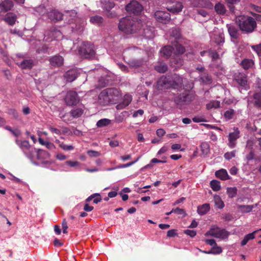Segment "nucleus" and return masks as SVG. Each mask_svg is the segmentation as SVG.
I'll use <instances>...</instances> for the list:
<instances>
[{
  "label": "nucleus",
  "mask_w": 261,
  "mask_h": 261,
  "mask_svg": "<svg viewBox=\"0 0 261 261\" xmlns=\"http://www.w3.org/2000/svg\"><path fill=\"white\" fill-rule=\"evenodd\" d=\"M120 97V92L116 88H107L99 94L98 101L101 105L107 106L116 103Z\"/></svg>",
  "instance_id": "1"
},
{
  "label": "nucleus",
  "mask_w": 261,
  "mask_h": 261,
  "mask_svg": "<svg viewBox=\"0 0 261 261\" xmlns=\"http://www.w3.org/2000/svg\"><path fill=\"white\" fill-rule=\"evenodd\" d=\"M140 27L139 22L128 16L122 18L118 25L119 30L124 33H136Z\"/></svg>",
  "instance_id": "2"
},
{
  "label": "nucleus",
  "mask_w": 261,
  "mask_h": 261,
  "mask_svg": "<svg viewBox=\"0 0 261 261\" xmlns=\"http://www.w3.org/2000/svg\"><path fill=\"white\" fill-rule=\"evenodd\" d=\"M182 84V79L179 76L174 78V81H171L166 76H162L157 82V88L159 90L168 89L170 87L175 88V86H181Z\"/></svg>",
  "instance_id": "3"
},
{
  "label": "nucleus",
  "mask_w": 261,
  "mask_h": 261,
  "mask_svg": "<svg viewBox=\"0 0 261 261\" xmlns=\"http://www.w3.org/2000/svg\"><path fill=\"white\" fill-rule=\"evenodd\" d=\"M78 51L80 55L86 59L93 58L95 55L94 44L89 41H83L79 45Z\"/></svg>",
  "instance_id": "4"
},
{
  "label": "nucleus",
  "mask_w": 261,
  "mask_h": 261,
  "mask_svg": "<svg viewBox=\"0 0 261 261\" xmlns=\"http://www.w3.org/2000/svg\"><path fill=\"white\" fill-rule=\"evenodd\" d=\"M239 25L242 31L251 33L256 27V22L255 19L252 17H244L239 19Z\"/></svg>",
  "instance_id": "5"
},
{
  "label": "nucleus",
  "mask_w": 261,
  "mask_h": 261,
  "mask_svg": "<svg viewBox=\"0 0 261 261\" xmlns=\"http://www.w3.org/2000/svg\"><path fill=\"white\" fill-rule=\"evenodd\" d=\"M195 98V95L192 93H181L174 98V101L178 105H188Z\"/></svg>",
  "instance_id": "6"
},
{
  "label": "nucleus",
  "mask_w": 261,
  "mask_h": 261,
  "mask_svg": "<svg viewBox=\"0 0 261 261\" xmlns=\"http://www.w3.org/2000/svg\"><path fill=\"white\" fill-rule=\"evenodd\" d=\"M64 101L66 105L74 106L77 105L80 102V98L76 91L70 90L67 91L64 97Z\"/></svg>",
  "instance_id": "7"
},
{
  "label": "nucleus",
  "mask_w": 261,
  "mask_h": 261,
  "mask_svg": "<svg viewBox=\"0 0 261 261\" xmlns=\"http://www.w3.org/2000/svg\"><path fill=\"white\" fill-rule=\"evenodd\" d=\"M143 7L141 4L135 0L130 1L125 6L126 11L129 13L135 15L140 14L143 10Z\"/></svg>",
  "instance_id": "8"
},
{
  "label": "nucleus",
  "mask_w": 261,
  "mask_h": 261,
  "mask_svg": "<svg viewBox=\"0 0 261 261\" xmlns=\"http://www.w3.org/2000/svg\"><path fill=\"white\" fill-rule=\"evenodd\" d=\"M154 16L158 22L164 24L168 23L171 20L170 13L165 11H156L154 13Z\"/></svg>",
  "instance_id": "9"
},
{
  "label": "nucleus",
  "mask_w": 261,
  "mask_h": 261,
  "mask_svg": "<svg viewBox=\"0 0 261 261\" xmlns=\"http://www.w3.org/2000/svg\"><path fill=\"white\" fill-rule=\"evenodd\" d=\"M173 38H174L175 41L173 42L171 41L173 43V50L175 49V52L176 54L181 55L185 51V48L180 44L179 41V36L180 34H173Z\"/></svg>",
  "instance_id": "10"
},
{
  "label": "nucleus",
  "mask_w": 261,
  "mask_h": 261,
  "mask_svg": "<svg viewBox=\"0 0 261 261\" xmlns=\"http://www.w3.org/2000/svg\"><path fill=\"white\" fill-rule=\"evenodd\" d=\"M240 138V131L238 128L228 135V142L227 145L230 148H234L237 144V139Z\"/></svg>",
  "instance_id": "11"
},
{
  "label": "nucleus",
  "mask_w": 261,
  "mask_h": 261,
  "mask_svg": "<svg viewBox=\"0 0 261 261\" xmlns=\"http://www.w3.org/2000/svg\"><path fill=\"white\" fill-rule=\"evenodd\" d=\"M48 18L54 22L60 21L63 19L64 15L57 10H52L47 14Z\"/></svg>",
  "instance_id": "12"
},
{
  "label": "nucleus",
  "mask_w": 261,
  "mask_h": 261,
  "mask_svg": "<svg viewBox=\"0 0 261 261\" xmlns=\"http://www.w3.org/2000/svg\"><path fill=\"white\" fill-rule=\"evenodd\" d=\"M208 233L210 235L217 238H225L228 237V233L224 229L217 228L216 229H211Z\"/></svg>",
  "instance_id": "13"
},
{
  "label": "nucleus",
  "mask_w": 261,
  "mask_h": 261,
  "mask_svg": "<svg viewBox=\"0 0 261 261\" xmlns=\"http://www.w3.org/2000/svg\"><path fill=\"white\" fill-rule=\"evenodd\" d=\"M49 64L54 68H59L64 64V60L62 56L56 55L49 59Z\"/></svg>",
  "instance_id": "14"
},
{
  "label": "nucleus",
  "mask_w": 261,
  "mask_h": 261,
  "mask_svg": "<svg viewBox=\"0 0 261 261\" xmlns=\"http://www.w3.org/2000/svg\"><path fill=\"white\" fill-rule=\"evenodd\" d=\"M14 6V4L11 0H2L0 3V15L10 11Z\"/></svg>",
  "instance_id": "15"
},
{
  "label": "nucleus",
  "mask_w": 261,
  "mask_h": 261,
  "mask_svg": "<svg viewBox=\"0 0 261 261\" xmlns=\"http://www.w3.org/2000/svg\"><path fill=\"white\" fill-rule=\"evenodd\" d=\"M132 100V97L129 94H125L123 98L122 101L118 103L116 108L117 110H122L128 106Z\"/></svg>",
  "instance_id": "16"
},
{
  "label": "nucleus",
  "mask_w": 261,
  "mask_h": 261,
  "mask_svg": "<svg viewBox=\"0 0 261 261\" xmlns=\"http://www.w3.org/2000/svg\"><path fill=\"white\" fill-rule=\"evenodd\" d=\"M234 79L242 87H245L247 85V76L245 73H238L235 74Z\"/></svg>",
  "instance_id": "17"
},
{
  "label": "nucleus",
  "mask_w": 261,
  "mask_h": 261,
  "mask_svg": "<svg viewBox=\"0 0 261 261\" xmlns=\"http://www.w3.org/2000/svg\"><path fill=\"white\" fill-rule=\"evenodd\" d=\"M16 64L22 69H31L34 66V62L32 59L23 60Z\"/></svg>",
  "instance_id": "18"
},
{
  "label": "nucleus",
  "mask_w": 261,
  "mask_h": 261,
  "mask_svg": "<svg viewBox=\"0 0 261 261\" xmlns=\"http://www.w3.org/2000/svg\"><path fill=\"white\" fill-rule=\"evenodd\" d=\"M4 20L10 25H13L17 19V16L12 12L7 13L4 17Z\"/></svg>",
  "instance_id": "19"
},
{
  "label": "nucleus",
  "mask_w": 261,
  "mask_h": 261,
  "mask_svg": "<svg viewBox=\"0 0 261 261\" xmlns=\"http://www.w3.org/2000/svg\"><path fill=\"white\" fill-rule=\"evenodd\" d=\"M77 71L75 69H70L68 70L64 74V77L68 82H73L77 77Z\"/></svg>",
  "instance_id": "20"
},
{
  "label": "nucleus",
  "mask_w": 261,
  "mask_h": 261,
  "mask_svg": "<svg viewBox=\"0 0 261 261\" xmlns=\"http://www.w3.org/2000/svg\"><path fill=\"white\" fill-rule=\"evenodd\" d=\"M183 6L181 3L175 2L172 6H168L167 10L173 13H178L182 11Z\"/></svg>",
  "instance_id": "21"
},
{
  "label": "nucleus",
  "mask_w": 261,
  "mask_h": 261,
  "mask_svg": "<svg viewBox=\"0 0 261 261\" xmlns=\"http://www.w3.org/2000/svg\"><path fill=\"white\" fill-rule=\"evenodd\" d=\"M15 143L23 151L29 150L31 147L29 142L26 140L20 141L18 139H16Z\"/></svg>",
  "instance_id": "22"
},
{
  "label": "nucleus",
  "mask_w": 261,
  "mask_h": 261,
  "mask_svg": "<svg viewBox=\"0 0 261 261\" xmlns=\"http://www.w3.org/2000/svg\"><path fill=\"white\" fill-rule=\"evenodd\" d=\"M215 175L217 178H219L223 180H225L229 179V176L225 169H220L215 172Z\"/></svg>",
  "instance_id": "23"
},
{
  "label": "nucleus",
  "mask_w": 261,
  "mask_h": 261,
  "mask_svg": "<svg viewBox=\"0 0 261 261\" xmlns=\"http://www.w3.org/2000/svg\"><path fill=\"white\" fill-rule=\"evenodd\" d=\"M200 148L201 152V153L200 155L201 156L205 157L209 153L210 145L208 143L206 142L201 143Z\"/></svg>",
  "instance_id": "24"
},
{
  "label": "nucleus",
  "mask_w": 261,
  "mask_h": 261,
  "mask_svg": "<svg viewBox=\"0 0 261 261\" xmlns=\"http://www.w3.org/2000/svg\"><path fill=\"white\" fill-rule=\"evenodd\" d=\"M50 157V154L46 150L39 149L37 151V158L40 160H47Z\"/></svg>",
  "instance_id": "25"
},
{
  "label": "nucleus",
  "mask_w": 261,
  "mask_h": 261,
  "mask_svg": "<svg viewBox=\"0 0 261 261\" xmlns=\"http://www.w3.org/2000/svg\"><path fill=\"white\" fill-rule=\"evenodd\" d=\"M101 3L102 8L106 11L111 10L115 6L114 2L110 0H102Z\"/></svg>",
  "instance_id": "26"
},
{
  "label": "nucleus",
  "mask_w": 261,
  "mask_h": 261,
  "mask_svg": "<svg viewBox=\"0 0 261 261\" xmlns=\"http://www.w3.org/2000/svg\"><path fill=\"white\" fill-rule=\"evenodd\" d=\"M210 210V205L208 203H205L199 205L197 207V213L200 215L206 214Z\"/></svg>",
  "instance_id": "27"
},
{
  "label": "nucleus",
  "mask_w": 261,
  "mask_h": 261,
  "mask_svg": "<svg viewBox=\"0 0 261 261\" xmlns=\"http://www.w3.org/2000/svg\"><path fill=\"white\" fill-rule=\"evenodd\" d=\"M240 65L245 70H247L253 66L254 61L252 59H244L242 61Z\"/></svg>",
  "instance_id": "28"
},
{
  "label": "nucleus",
  "mask_w": 261,
  "mask_h": 261,
  "mask_svg": "<svg viewBox=\"0 0 261 261\" xmlns=\"http://www.w3.org/2000/svg\"><path fill=\"white\" fill-rule=\"evenodd\" d=\"M173 51V47L170 45L165 46L161 50V53L165 58H169L171 56Z\"/></svg>",
  "instance_id": "29"
},
{
  "label": "nucleus",
  "mask_w": 261,
  "mask_h": 261,
  "mask_svg": "<svg viewBox=\"0 0 261 261\" xmlns=\"http://www.w3.org/2000/svg\"><path fill=\"white\" fill-rule=\"evenodd\" d=\"M154 69L156 71L160 73H164L168 70L167 64L163 62H158L155 66Z\"/></svg>",
  "instance_id": "30"
},
{
  "label": "nucleus",
  "mask_w": 261,
  "mask_h": 261,
  "mask_svg": "<svg viewBox=\"0 0 261 261\" xmlns=\"http://www.w3.org/2000/svg\"><path fill=\"white\" fill-rule=\"evenodd\" d=\"M253 98L254 106L261 108V92H255L253 95Z\"/></svg>",
  "instance_id": "31"
},
{
  "label": "nucleus",
  "mask_w": 261,
  "mask_h": 261,
  "mask_svg": "<svg viewBox=\"0 0 261 261\" xmlns=\"http://www.w3.org/2000/svg\"><path fill=\"white\" fill-rule=\"evenodd\" d=\"M84 110L82 108H76L73 110H72L70 112V114L71 116L74 118H77L83 114Z\"/></svg>",
  "instance_id": "32"
},
{
  "label": "nucleus",
  "mask_w": 261,
  "mask_h": 261,
  "mask_svg": "<svg viewBox=\"0 0 261 261\" xmlns=\"http://www.w3.org/2000/svg\"><path fill=\"white\" fill-rule=\"evenodd\" d=\"M90 21L93 24L99 25L103 23V18L100 16L95 15L90 17Z\"/></svg>",
  "instance_id": "33"
},
{
  "label": "nucleus",
  "mask_w": 261,
  "mask_h": 261,
  "mask_svg": "<svg viewBox=\"0 0 261 261\" xmlns=\"http://www.w3.org/2000/svg\"><path fill=\"white\" fill-rule=\"evenodd\" d=\"M216 12L220 15H223L226 12V9L224 5L220 3L216 4L215 6Z\"/></svg>",
  "instance_id": "34"
},
{
  "label": "nucleus",
  "mask_w": 261,
  "mask_h": 261,
  "mask_svg": "<svg viewBox=\"0 0 261 261\" xmlns=\"http://www.w3.org/2000/svg\"><path fill=\"white\" fill-rule=\"evenodd\" d=\"M214 200L215 206L217 208L219 209H222L224 207V203L223 201L222 200L221 197L219 195H215L214 196Z\"/></svg>",
  "instance_id": "35"
},
{
  "label": "nucleus",
  "mask_w": 261,
  "mask_h": 261,
  "mask_svg": "<svg viewBox=\"0 0 261 261\" xmlns=\"http://www.w3.org/2000/svg\"><path fill=\"white\" fill-rule=\"evenodd\" d=\"M200 79L205 84H210L212 82V78L207 73L203 72L200 75Z\"/></svg>",
  "instance_id": "36"
},
{
  "label": "nucleus",
  "mask_w": 261,
  "mask_h": 261,
  "mask_svg": "<svg viewBox=\"0 0 261 261\" xmlns=\"http://www.w3.org/2000/svg\"><path fill=\"white\" fill-rule=\"evenodd\" d=\"M255 232H256V231H254V232H253L252 233H249V234L246 235L244 237L243 240L241 242V245L244 246L248 243V242L250 240L253 239L255 237L254 234L255 233Z\"/></svg>",
  "instance_id": "37"
},
{
  "label": "nucleus",
  "mask_w": 261,
  "mask_h": 261,
  "mask_svg": "<svg viewBox=\"0 0 261 261\" xmlns=\"http://www.w3.org/2000/svg\"><path fill=\"white\" fill-rule=\"evenodd\" d=\"M211 188L214 191H218L221 189L220 181L217 180H213L210 182Z\"/></svg>",
  "instance_id": "38"
},
{
  "label": "nucleus",
  "mask_w": 261,
  "mask_h": 261,
  "mask_svg": "<svg viewBox=\"0 0 261 261\" xmlns=\"http://www.w3.org/2000/svg\"><path fill=\"white\" fill-rule=\"evenodd\" d=\"M214 39L217 44L224 42V34H214Z\"/></svg>",
  "instance_id": "39"
},
{
  "label": "nucleus",
  "mask_w": 261,
  "mask_h": 261,
  "mask_svg": "<svg viewBox=\"0 0 261 261\" xmlns=\"http://www.w3.org/2000/svg\"><path fill=\"white\" fill-rule=\"evenodd\" d=\"M253 208V205H240L239 206V208L241 212L242 213H249L252 211Z\"/></svg>",
  "instance_id": "40"
},
{
  "label": "nucleus",
  "mask_w": 261,
  "mask_h": 261,
  "mask_svg": "<svg viewBox=\"0 0 261 261\" xmlns=\"http://www.w3.org/2000/svg\"><path fill=\"white\" fill-rule=\"evenodd\" d=\"M220 103L218 101L213 100L210 101L208 103H207L206 106V109L208 110L211 109L212 108H218L220 107Z\"/></svg>",
  "instance_id": "41"
},
{
  "label": "nucleus",
  "mask_w": 261,
  "mask_h": 261,
  "mask_svg": "<svg viewBox=\"0 0 261 261\" xmlns=\"http://www.w3.org/2000/svg\"><path fill=\"white\" fill-rule=\"evenodd\" d=\"M227 193L229 198L234 197L237 193V189L236 187H230L227 189Z\"/></svg>",
  "instance_id": "42"
},
{
  "label": "nucleus",
  "mask_w": 261,
  "mask_h": 261,
  "mask_svg": "<svg viewBox=\"0 0 261 261\" xmlns=\"http://www.w3.org/2000/svg\"><path fill=\"white\" fill-rule=\"evenodd\" d=\"M234 114V110L230 109L224 112V117L226 120H230L233 118Z\"/></svg>",
  "instance_id": "43"
},
{
  "label": "nucleus",
  "mask_w": 261,
  "mask_h": 261,
  "mask_svg": "<svg viewBox=\"0 0 261 261\" xmlns=\"http://www.w3.org/2000/svg\"><path fill=\"white\" fill-rule=\"evenodd\" d=\"M110 123V120L107 119H102L97 121L96 125L97 127H101L108 125Z\"/></svg>",
  "instance_id": "44"
},
{
  "label": "nucleus",
  "mask_w": 261,
  "mask_h": 261,
  "mask_svg": "<svg viewBox=\"0 0 261 261\" xmlns=\"http://www.w3.org/2000/svg\"><path fill=\"white\" fill-rule=\"evenodd\" d=\"M236 150H233L231 152H227L224 155V157L226 160H229L231 158H234L236 155Z\"/></svg>",
  "instance_id": "45"
},
{
  "label": "nucleus",
  "mask_w": 261,
  "mask_h": 261,
  "mask_svg": "<svg viewBox=\"0 0 261 261\" xmlns=\"http://www.w3.org/2000/svg\"><path fill=\"white\" fill-rule=\"evenodd\" d=\"M207 55L212 58V60H215L219 58V55L218 53L216 51H213L211 49L208 50Z\"/></svg>",
  "instance_id": "46"
},
{
  "label": "nucleus",
  "mask_w": 261,
  "mask_h": 261,
  "mask_svg": "<svg viewBox=\"0 0 261 261\" xmlns=\"http://www.w3.org/2000/svg\"><path fill=\"white\" fill-rule=\"evenodd\" d=\"M171 212H174V213H175L177 215H183L184 217L186 215L185 211L184 209L178 207H177L175 209H172Z\"/></svg>",
  "instance_id": "47"
},
{
  "label": "nucleus",
  "mask_w": 261,
  "mask_h": 261,
  "mask_svg": "<svg viewBox=\"0 0 261 261\" xmlns=\"http://www.w3.org/2000/svg\"><path fill=\"white\" fill-rule=\"evenodd\" d=\"M7 113L9 115L12 116V117L15 119H17L18 117V113L15 109H8V111H7Z\"/></svg>",
  "instance_id": "48"
},
{
  "label": "nucleus",
  "mask_w": 261,
  "mask_h": 261,
  "mask_svg": "<svg viewBox=\"0 0 261 261\" xmlns=\"http://www.w3.org/2000/svg\"><path fill=\"white\" fill-rule=\"evenodd\" d=\"M59 147L65 150H73L74 147L72 145H66L63 142L60 143Z\"/></svg>",
  "instance_id": "49"
},
{
  "label": "nucleus",
  "mask_w": 261,
  "mask_h": 261,
  "mask_svg": "<svg viewBox=\"0 0 261 261\" xmlns=\"http://www.w3.org/2000/svg\"><path fill=\"white\" fill-rule=\"evenodd\" d=\"M212 248L213 254H219L222 252V249L221 247L218 246L217 245H216L215 246H213Z\"/></svg>",
  "instance_id": "50"
},
{
  "label": "nucleus",
  "mask_w": 261,
  "mask_h": 261,
  "mask_svg": "<svg viewBox=\"0 0 261 261\" xmlns=\"http://www.w3.org/2000/svg\"><path fill=\"white\" fill-rule=\"evenodd\" d=\"M139 158H140V157H138L136 160H135L133 162H129V163H126L125 164H121V165H119V166H118L117 168H126V167H129V166L133 165V164H134L135 163H136L139 160Z\"/></svg>",
  "instance_id": "51"
},
{
  "label": "nucleus",
  "mask_w": 261,
  "mask_h": 261,
  "mask_svg": "<svg viewBox=\"0 0 261 261\" xmlns=\"http://www.w3.org/2000/svg\"><path fill=\"white\" fill-rule=\"evenodd\" d=\"M251 47L259 56H261V43L258 45H253Z\"/></svg>",
  "instance_id": "52"
},
{
  "label": "nucleus",
  "mask_w": 261,
  "mask_h": 261,
  "mask_svg": "<svg viewBox=\"0 0 261 261\" xmlns=\"http://www.w3.org/2000/svg\"><path fill=\"white\" fill-rule=\"evenodd\" d=\"M176 229H170L167 231V237L169 238H172L176 236L177 233Z\"/></svg>",
  "instance_id": "53"
},
{
  "label": "nucleus",
  "mask_w": 261,
  "mask_h": 261,
  "mask_svg": "<svg viewBox=\"0 0 261 261\" xmlns=\"http://www.w3.org/2000/svg\"><path fill=\"white\" fill-rule=\"evenodd\" d=\"M184 233L189 236L191 238L194 237L196 234V232L193 230L186 229L184 230Z\"/></svg>",
  "instance_id": "54"
},
{
  "label": "nucleus",
  "mask_w": 261,
  "mask_h": 261,
  "mask_svg": "<svg viewBox=\"0 0 261 261\" xmlns=\"http://www.w3.org/2000/svg\"><path fill=\"white\" fill-rule=\"evenodd\" d=\"M87 154L91 157H97L99 156L100 153L98 151L90 150L87 151Z\"/></svg>",
  "instance_id": "55"
},
{
  "label": "nucleus",
  "mask_w": 261,
  "mask_h": 261,
  "mask_svg": "<svg viewBox=\"0 0 261 261\" xmlns=\"http://www.w3.org/2000/svg\"><path fill=\"white\" fill-rule=\"evenodd\" d=\"M65 164L71 167H74L76 166H78L80 164V163L77 161H67L65 162Z\"/></svg>",
  "instance_id": "56"
},
{
  "label": "nucleus",
  "mask_w": 261,
  "mask_h": 261,
  "mask_svg": "<svg viewBox=\"0 0 261 261\" xmlns=\"http://www.w3.org/2000/svg\"><path fill=\"white\" fill-rule=\"evenodd\" d=\"M142 64V61L141 60H133L131 62V65L135 67H140Z\"/></svg>",
  "instance_id": "57"
},
{
  "label": "nucleus",
  "mask_w": 261,
  "mask_h": 261,
  "mask_svg": "<svg viewBox=\"0 0 261 261\" xmlns=\"http://www.w3.org/2000/svg\"><path fill=\"white\" fill-rule=\"evenodd\" d=\"M204 241L207 244H208L213 247L217 245L215 240L214 239H206Z\"/></svg>",
  "instance_id": "58"
},
{
  "label": "nucleus",
  "mask_w": 261,
  "mask_h": 261,
  "mask_svg": "<svg viewBox=\"0 0 261 261\" xmlns=\"http://www.w3.org/2000/svg\"><path fill=\"white\" fill-rule=\"evenodd\" d=\"M169 149V147L167 145H164L158 151V154H161L167 152Z\"/></svg>",
  "instance_id": "59"
},
{
  "label": "nucleus",
  "mask_w": 261,
  "mask_h": 261,
  "mask_svg": "<svg viewBox=\"0 0 261 261\" xmlns=\"http://www.w3.org/2000/svg\"><path fill=\"white\" fill-rule=\"evenodd\" d=\"M49 129L50 130V131L51 133H55L57 135H60L61 134L60 130H59V129H57L56 128H55L51 126H50L49 127Z\"/></svg>",
  "instance_id": "60"
},
{
  "label": "nucleus",
  "mask_w": 261,
  "mask_h": 261,
  "mask_svg": "<svg viewBox=\"0 0 261 261\" xmlns=\"http://www.w3.org/2000/svg\"><path fill=\"white\" fill-rule=\"evenodd\" d=\"M144 113V111L142 109H139L136 111H135L133 114V117L135 118L138 117L139 115L142 116Z\"/></svg>",
  "instance_id": "61"
},
{
  "label": "nucleus",
  "mask_w": 261,
  "mask_h": 261,
  "mask_svg": "<svg viewBox=\"0 0 261 261\" xmlns=\"http://www.w3.org/2000/svg\"><path fill=\"white\" fill-rule=\"evenodd\" d=\"M107 15L109 18H114L117 16V14L115 11H111L110 10L107 11Z\"/></svg>",
  "instance_id": "62"
},
{
  "label": "nucleus",
  "mask_w": 261,
  "mask_h": 261,
  "mask_svg": "<svg viewBox=\"0 0 261 261\" xmlns=\"http://www.w3.org/2000/svg\"><path fill=\"white\" fill-rule=\"evenodd\" d=\"M254 154L253 150H251L250 152L246 155V159L247 161H250L254 159Z\"/></svg>",
  "instance_id": "63"
},
{
  "label": "nucleus",
  "mask_w": 261,
  "mask_h": 261,
  "mask_svg": "<svg viewBox=\"0 0 261 261\" xmlns=\"http://www.w3.org/2000/svg\"><path fill=\"white\" fill-rule=\"evenodd\" d=\"M63 243L61 242L59 239H55L54 241V245L55 247H59L63 245Z\"/></svg>",
  "instance_id": "64"
}]
</instances>
